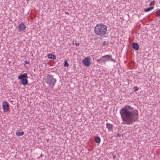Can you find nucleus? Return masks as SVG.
<instances>
[{
	"label": "nucleus",
	"mask_w": 160,
	"mask_h": 160,
	"mask_svg": "<svg viewBox=\"0 0 160 160\" xmlns=\"http://www.w3.org/2000/svg\"><path fill=\"white\" fill-rule=\"evenodd\" d=\"M9 104L6 101H4L2 102V107L3 111L6 112L9 109Z\"/></svg>",
	"instance_id": "423d86ee"
},
{
	"label": "nucleus",
	"mask_w": 160,
	"mask_h": 160,
	"mask_svg": "<svg viewBox=\"0 0 160 160\" xmlns=\"http://www.w3.org/2000/svg\"><path fill=\"white\" fill-rule=\"evenodd\" d=\"M64 65L65 67H68L69 66L68 64V62L67 61H64Z\"/></svg>",
	"instance_id": "f3484780"
},
{
	"label": "nucleus",
	"mask_w": 160,
	"mask_h": 160,
	"mask_svg": "<svg viewBox=\"0 0 160 160\" xmlns=\"http://www.w3.org/2000/svg\"><path fill=\"white\" fill-rule=\"evenodd\" d=\"M26 78H27L23 79L21 81V83L23 85H27L28 83V81Z\"/></svg>",
	"instance_id": "9d476101"
},
{
	"label": "nucleus",
	"mask_w": 160,
	"mask_h": 160,
	"mask_svg": "<svg viewBox=\"0 0 160 160\" xmlns=\"http://www.w3.org/2000/svg\"><path fill=\"white\" fill-rule=\"evenodd\" d=\"M24 132H17L16 133V135L18 136H20L23 135L24 134Z\"/></svg>",
	"instance_id": "4468645a"
},
{
	"label": "nucleus",
	"mask_w": 160,
	"mask_h": 160,
	"mask_svg": "<svg viewBox=\"0 0 160 160\" xmlns=\"http://www.w3.org/2000/svg\"><path fill=\"white\" fill-rule=\"evenodd\" d=\"M94 141L96 142L99 143L101 142L100 138L98 136H96L94 138Z\"/></svg>",
	"instance_id": "f8f14e48"
},
{
	"label": "nucleus",
	"mask_w": 160,
	"mask_h": 160,
	"mask_svg": "<svg viewBox=\"0 0 160 160\" xmlns=\"http://www.w3.org/2000/svg\"><path fill=\"white\" fill-rule=\"evenodd\" d=\"M43 155H42V154H41V156H41V157H43Z\"/></svg>",
	"instance_id": "393cba45"
},
{
	"label": "nucleus",
	"mask_w": 160,
	"mask_h": 160,
	"mask_svg": "<svg viewBox=\"0 0 160 160\" xmlns=\"http://www.w3.org/2000/svg\"><path fill=\"white\" fill-rule=\"evenodd\" d=\"M26 28V26L23 23H21L18 26V30L20 32H22L24 31Z\"/></svg>",
	"instance_id": "0eeeda50"
},
{
	"label": "nucleus",
	"mask_w": 160,
	"mask_h": 160,
	"mask_svg": "<svg viewBox=\"0 0 160 160\" xmlns=\"http://www.w3.org/2000/svg\"><path fill=\"white\" fill-rule=\"evenodd\" d=\"M155 4V2L154 1H152L151 2L149 5L150 6H152L154 5Z\"/></svg>",
	"instance_id": "a211bd4d"
},
{
	"label": "nucleus",
	"mask_w": 160,
	"mask_h": 160,
	"mask_svg": "<svg viewBox=\"0 0 160 160\" xmlns=\"http://www.w3.org/2000/svg\"><path fill=\"white\" fill-rule=\"evenodd\" d=\"M116 157V155H113V158L114 159Z\"/></svg>",
	"instance_id": "5701e85b"
},
{
	"label": "nucleus",
	"mask_w": 160,
	"mask_h": 160,
	"mask_svg": "<svg viewBox=\"0 0 160 160\" xmlns=\"http://www.w3.org/2000/svg\"><path fill=\"white\" fill-rule=\"evenodd\" d=\"M156 15L158 17L160 16V9L158 10L156 12Z\"/></svg>",
	"instance_id": "dca6fc26"
},
{
	"label": "nucleus",
	"mask_w": 160,
	"mask_h": 160,
	"mask_svg": "<svg viewBox=\"0 0 160 160\" xmlns=\"http://www.w3.org/2000/svg\"><path fill=\"white\" fill-rule=\"evenodd\" d=\"M120 136V135L119 134H118V135H117V136Z\"/></svg>",
	"instance_id": "a878e982"
},
{
	"label": "nucleus",
	"mask_w": 160,
	"mask_h": 160,
	"mask_svg": "<svg viewBox=\"0 0 160 160\" xmlns=\"http://www.w3.org/2000/svg\"><path fill=\"white\" fill-rule=\"evenodd\" d=\"M119 112L124 124H132L138 120V111L129 105L125 106L120 110Z\"/></svg>",
	"instance_id": "f257e3e1"
},
{
	"label": "nucleus",
	"mask_w": 160,
	"mask_h": 160,
	"mask_svg": "<svg viewBox=\"0 0 160 160\" xmlns=\"http://www.w3.org/2000/svg\"><path fill=\"white\" fill-rule=\"evenodd\" d=\"M28 77L27 74L26 73H24L22 74H21L19 75L18 78L21 81L24 79L26 78H28Z\"/></svg>",
	"instance_id": "6e6552de"
},
{
	"label": "nucleus",
	"mask_w": 160,
	"mask_h": 160,
	"mask_svg": "<svg viewBox=\"0 0 160 160\" xmlns=\"http://www.w3.org/2000/svg\"><path fill=\"white\" fill-rule=\"evenodd\" d=\"M76 44L77 45H79V43H76Z\"/></svg>",
	"instance_id": "b1692460"
},
{
	"label": "nucleus",
	"mask_w": 160,
	"mask_h": 160,
	"mask_svg": "<svg viewBox=\"0 0 160 160\" xmlns=\"http://www.w3.org/2000/svg\"><path fill=\"white\" fill-rule=\"evenodd\" d=\"M46 81L51 88H53L57 81L56 79L53 78V76L50 74L47 76Z\"/></svg>",
	"instance_id": "7ed1b4c3"
},
{
	"label": "nucleus",
	"mask_w": 160,
	"mask_h": 160,
	"mask_svg": "<svg viewBox=\"0 0 160 160\" xmlns=\"http://www.w3.org/2000/svg\"><path fill=\"white\" fill-rule=\"evenodd\" d=\"M24 62H25V63H26V64H29V62L28 61H25Z\"/></svg>",
	"instance_id": "4be33fe9"
},
{
	"label": "nucleus",
	"mask_w": 160,
	"mask_h": 160,
	"mask_svg": "<svg viewBox=\"0 0 160 160\" xmlns=\"http://www.w3.org/2000/svg\"><path fill=\"white\" fill-rule=\"evenodd\" d=\"M134 88H135L134 90V91H138L139 89V88L138 87H137V86L134 87Z\"/></svg>",
	"instance_id": "6ab92c4d"
},
{
	"label": "nucleus",
	"mask_w": 160,
	"mask_h": 160,
	"mask_svg": "<svg viewBox=\"0 0 160 160\" xmlns=\"http://www.w3.org/2000/svg\"><path fill=\"white\" fill-rule=\"evenodd\" d=\"M110 60H111V61L113 62H115V60H114L113 59H112V58L111 59H110Z\"/></svg>",
	"instance_id": "412c9836"
},
{
	"label": "nucleus",
	"mask_w": 160,
	"mask_h": 160,
	"mask_svg": "<svg viewBox=\"0 0 160 160\" xmlns=\"http://www.w3.org/2000/svg\"><path fill=\"white\" fill-rule=\"evenodd\" d=\"M48 58L51 59L55 60L56 59V56L52 54H49L48 55Z\"/></svg>",
	"instance_id": "9b49d317"
},
{
	"label": "nucleus",
	"mask_w": 160,
	"mask_h": 160,
	"mask_svg": "<svg viewBox=\"0 0 160 160\" xmlns=\"http://www.w3.org/2000/svg\"><path fill=\"white\" fill-rule=\"evenodd\" d=\"M103 45H105L106 44H108L107 42H106V41H104L103 43Z\"/></svg>",
	"instance_id": "aec40b11"
},
{
	"label": "nucleus",
	"mask_w": 160,
	"mask_h": 160,
	"mask_svg": "<svg viewBox=\"0 0 160 160\" xmlns=\"http://www.w3.org/2000/svg\"><path fill=\"white\" fill-rule=\"evenodd\" d=\"M154 8L153 7H151L149 8H147L145 9L144 10V11L146 12L150 11L152 10Z\"/></svg>",
	"instance_id": "2eb2a0df"
},
{
	"label": "nucleus",
	"mask_w": 160,
	"mask_h": 160,
	"mask_svg": "<svg viewBox=\"0 0 160 160\" xmlns=\"http://www.w3.org/2000/svg\"><path fill=\"white\" fill-rule=\"evenodd\" d=\"M111 58V56L106 55L101 57L99 59H98L97 60V62L100 63L102 62L105 63L107 60L109 61Z\"/></svg>",
	"instance_id": "20e7f679"
},
{
	"label": "nucleus",
	"mask_w": 160,
	"mask_h": 160,
	"mask_svg": "<svg viewBox=\"0 0 160 160\" xmlns=\"http://www.w3.org/2000/svg\"><path fill=\"white\" fill-rule=\"evenodd\" d=\"M91 58L89 57L85 58L82 61V62L85 66L86 67L89 66L91 62Z\"/></svg>",
	"instance_id": "39448f33"
},
{
	"label": "nucleus",
	"mask_w": 160,
	"mask_h": 160,
	"mask_svg": "<svg viewBox=\"0 0 160 160\" xmlns=\"http://www.w3.org/2000/svg\"><path fill=\"white\" fill-rule=\"evenodd\" d=\"M133 48L135 50H138L139 49V45L136 42H133L132 44Z\"/></svg>",
	"instance_id": "1a4fd4ad"
},
{
	"label": "nucleus",
	"mask_w": 160,
	"mask_h": 160,
	"mask_svg": "<svg viewBox=\"0 0 160 160\" xmlns=\"http://www.w3.org/2000/svg\"><path fill=\"white\" fill-rule=\"evenodd\" d=\"M107 128L108 129L109 131H111L112 128V125L109 123L106 124Z\"/></svg>",
	"instance_id": "ddd939ff"
},
{
	"label": "nucleus",
	"mask_w": 160,
	"mask_h": 160,
	"mask_svg": "<svg viewBox=\"0 0 160 160\" xmlns=\"http://www.w3.org/2000/svg\"><path fill=\"white\" fill-rule=\"evenodd\" d=\"M94 32L98 36L104 35L107 32V26L103 24H98L94 27Z\"/></svg>",
	"instance_id": "f03ea898"
}]
</instances>
